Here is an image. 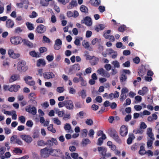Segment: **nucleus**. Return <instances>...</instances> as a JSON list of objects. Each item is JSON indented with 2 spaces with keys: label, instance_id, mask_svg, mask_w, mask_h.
I'll list each match as a JSON object with an SVG mask.
<instances>
[{
  "label": "nucleus",
  "instance_id": "nucleus-45",
  "mask_svg": "<svg viewBox=\"0 0 159 159\" xmlns=\"http://www.w3.org/2000/svg\"><path fill=\"white\" fill-rule=\"evenodd\" d=\"M53 122L58 125H60L61 124V121L57 118H55L53 119Z\"/></svg>",
  "mask_w": 159,
  "mask_h": 159
},
{
  "label": "nucleus",
  "instance_id": "nucleus-34",
  "mask_svg": "<svg viewBox=\"0 0 159 159\" xmlns=\"http://www.w3.org/2000/svg\"><path fill=\"white\" fill-rule=\"evenodd\" d=\"M144 131L141 128L135 129L134 131L133 132L135 134H142L143 133Z\"/></svg>",
  "mask_w": 159,
  "mask_h": 159
},
{
  "label": "nucleus",
  "instance_id": "nucleus-58",
  "mask_svg": "<svg viewBox=\"0 0 159 159\" xmlns=\"http://www.w3.org/2000/svg\"><path fill=\"white\" fill-rule=\"evenodd\" d=\"M40 3L43 6H47L49 3H48L45 0H40Z\"/></svg>",
  "mask_w": 159,
  "mask_h": 159
},
{
  "label": "nucleus",
  "instance_id": "nucleus-53",
  "mask_svg": "<svg viewBox=\"0 0 159 159\" xmlns=\"http://www.w3.org/2000/svg\"><path fill=\"white\" fill-rule=\"evenodd\" d=\"M47 48L45 47H40L39 49L40 52L43 53L44 52H45L47 51Z\"/></svg>",
  "mask_w": 159,
  "mask_h": 159
},
{
  "label": "nucleus",
  "instance_id": "nucleus-61",
  "mask_svg": "<svg viewBox=\"0 0 159 159\" xmlns=\"http://www.w3.org/2000/svg\"><path fill=\"white\" fill-rule=\"evenodd\" d=\"M87 130L85 129H84L82 130V135L83 137H85L87 135Z\"/></svg>",
  "mask_w": 159,
  "mask_h": 159
},
{
  "label": "nucleus",
  "instance_id": "nucleus-41",
  "mask_svg": "<svg viewBox=\"0 0 159 159\" xmlns=\"http://www.w3.org/2000/svg\"><path fill=\"white\" fill-rule=\"evenodd\" d=\"M23 31V30L20 27H17L14 30V32L15 33L19 34Z\"/></svg>",
  "mask_w": 159,
  "mask_h": 159
},
{
  "label": "nucleus",
  "instance_id": "nucleus-27",
  "mask_svg": "<svg viewBox=\"0 0 159 159\" xmlns=\"http://www.w3.org/2000/svg\"><path fill=\"white\" fill-rule=\"evenodd\" d=\"M80 10L81 11L85 14L88 13V9L87 7L84 5H81L80 8Z\"/></svg>",
  "mask_w": 159,
  "mask_h": 159
},
{
  "label": "nucleus",
  "instance_id": "nucleus-43",
  "mask_svg": "<svg viewBox=\"0 0 159 159\" xmlns=\"http://www.w3.org/2000/svg\"><path fill=\"white\" fill-rule=\"evenodd\" d=\"M94 134V131L93 129H90L89 131L88 134V135L89 137L93 138V135Z\"/></svg>",
  "mask_w": 159,
  "mask_h": 159
},
{
  "label": "nucleus",
  "instance_id": "nucleus-30",
  "mask_svg": "<svg viewBox=\"0 0 159 159\" xmlns=\"http://www.w3.org/2000/svg\"><path fill=\"white\" fill-rule=\"evenodd\" d=\"M91 143V141L88 139H82L81 144L83 146H86L88 144H90Z\"/></svg>",
  "mask_w": 159,
  "mask_h": 159
},
{
  "label": "nucleus",
  "instance_id": "nucleus-39",
  "mask_svg": "<svg viewBox=\"0 0 159 159\" xmlns=\"http://www.w3.org/2000/svg\"><path fill=\"white\" fill-rule=\"evenodd\" d=\"M97 72L99 74L103 76L105 74V71L104 70L103 68H101L98 69Z\"/></svg>",
  "mask_w": 159,
  "mask_h": 159
},
{
  "label": "nucleus",
  "instance_id": "nucleus-32",
  "mask_svg": "<svg viewBox=\"0 0 159 159\" xmlns=\"http://www.w3.org/2000/svg\"><path fill=\"white\" fill-rule=\"evenodd\" d=\"M139 153L141 155H144L146 153V151L145 150L144 147L143 146H141L140 147V150L139 152Z\"/></svg>",
  "mask_w": 159,
  "mask_h": 159
},
{
  "label": "nucleus",
  "instance_id": "nucleus-20",
  "mask_svg": "<svg viewBox=\"0 0 159 159\" xmlns=\"http://www.w3.org/2000/svg\"><path fill=\"white\" fill-rule=\"evenodd\" d=\"M14 25V21L10 19H8L6 21V26L8 28H12Z\"/></svg>",
  "mask_w": 159,
  "mask_h": 159
},
{
  "label": "nucleus",
  "instance_id": "nucleus-29",
  "mask_svg": "<svg viewBox=\"0 0 159 159\" xmlns=\"http://www.w3.org/2000/svg\"><path fill=\"white\" fill-rule=\"evenodd\" d=\"M23 42L24 45L29 47H31L32 46V43L27 39H23Z\"/></svg>",
  "mask_w": 159,
  "mask_h": 159
},
{
  "label": "nucleus",
  "instance_id": "nucleus-2",
  "mask_svg": "<svg viewBox=\"0 0 159 159\" xmlns=\"http://www.w3.org/2000/svg\"><path fill=\"white\" fill-rule=\"evenodd\" d=\"M10 41L12 44L18 45L23 42V39L20 36H13L11 38Z\"/></svg>",
  "mask_w": 159,
  "mask_h": 159
},
{
  "label": "nucleus",
  "instance_id": "nucleus-38",
  "mask_svg": "<svg viewBox=\"0 0 159 159\" xmlns=\"http://www.w3.org/2000/svg\"><path fill=\"white\" fill-rule=\"evenodd\" d=\"M37 145L38 146H42L46 145L45 142L43 140H39L37 142Z\"/></svg>",
  "mask_w": 159,
  "mask_h": 159
},
{
  "label": "nucleus",
  "instance_id": "nucleus-18",
  "mask_svg": "<svg viewBox=\"0 0 159 159\" xmlns=\"http://www.w3.org/2000/svg\"><path fill=\"white\" fill-rule=\"evenodd\" d=\"M20 88V86L19 85H11L8 89V90L10 92H17L19 89Z\"/></svg>",
  "mask_w": 159,
  "mask_h": 159
},
{
  "label": "nucleus",
  "instance_id": "nucleus-35",
  "mask_svg": "<svg viewBox=\"0 0 159 159\" xmlns=\"http://www.w3.org/2000/svg\"><path fill=\"white\" fill-rule=\"evenodd\" d=\"M26 25L29 30H31L34 29V27L32 24L27 22L26 23Z\"/></svg>",
  "mask_w": 159,
  "mask_h": 159
},
{
  "label": "nucleus",
  "instance_id": "nucleus-40",
  "mask_svg": "<svg viewBox=\"0 0 159 159\" xmlns=\"http://www.w3.org/2000/svg\"><path fill=\"white\" fill-rule=\"evenodd\" d=\"M30 55L33 57H39L38 54L35 51H32L30 52Z\"/></svg>",
  "mask_w": 159,
  "mask_h": 159
},
{
  "label": "nucleus",
  "instance_id": "nucleus-37",
  "mask_svg": "<svg viewBox=\"0 0 159 159\" xmlns=\"http://www.w3.org/2000/svg\"><path fill=\"white\" fill-rule=\"evenodd\" d=\"M39 136V132L37 130H34L33 133L32 137L33 139L38 138Z\"/></svg>",
  "mask_w": 159,
  "mask_h": 159
},
{
  "label": "nucleus",
  "instance_id": "nucleus-63",
  "mask_svg": "<svg viewBox=\"0 0 159 159\" xmlns=\"http://www.w3.org/2000/svg\"><path fill=\"white\" fill-rule=\"evenodd\" d=\"M122 66L124 67H129L130 66V62L129 61H126L123 64Z\"/></svg>",
  "mask_w": 159,
  "mask_h": 159
},
{
  "label": "nucleus",
  "instance_id": "nucleus-17",
  "mask_svg": "<svg viewBox=\"0 0 159 159\" xmlns=\"http://www.w3.org/2000/svg\"><path fill=\"white\" fill-rule=\"evenodd\" d=\"M80 67L78 64H75L70 67L69 71L70 72H75L80 69Z\"/></svg>",
  "mask_w": 159,
  "mask_h": 159
},
{
  "label": "nucleus",
  "instance_id": "nucleus-11",
  "mask_svg": "<svg viewBox=\"0 0 159 159\" xmlns=\"http://www.w3.org/2000/svg\"><path fill=\"white\" fill-rule=\"evenodd\" d=\"M65 107L67 109L73 110L74 106L73 102L71 100H66Z\"/></svg>",
  "mask_w": 159,
  "mask_h": 159
},
{
  "label": "nucleus",
  "instance_id": "nucleus-33",
  "mask_svg": "<svg viewBox=\"0 0 159 159\" xmlns=\"http://www.w3.org/2000/svg\"><path fill=\"white\" fill-rule=\"evenodd\" d=\"M89 3L93 6H98L100 4V2H99L97 0H90Z\"/></svg>",
  "mask_w": 159,
  "mask_h": 159
},
{
  "label": "nucleus",
  "instance_id": "nucleus-3",
  "mask_svg": "<svg viewBox=\"0 0 159 159\" xmlns=\"http://www.w3.org/2000/svg\"><path fill=\"white\" fill-rule=\"evenodd\" d=\"M50 149H48L46 147L41 149L40 151V155L41 156L44 158H46L49 156Z\"/></svg>",
  "mask_w": 159,
  "mask_h": 159
},
{
  "label": "nucleus",
  "instance_id": "nucleus-4",
  "mask_svg": "<svg viewBox=\"0 0 159 159\" xmlns=\"http://www.w3.org/2000/svg\"><path fill=\"white\" fill-rule=\"evenodd\" d=\"M50 155L53 156L59 157L61 155L62 153L60 149H50Z\"/></svg>",
  "mask_w": 159,
  "mask_h": 159
},
{
  "label": "nucleus",
  "instance_id": "nucleus-16",
  "mask_svg": "<svg viewBox=\"0 0 159 159\" xmlns=\"http://www.w3.org/2000/svg\"><path fill=\"white\" fill-rule=\"evenodd\" d=\"M25 111L33 115H35L37 113V110L35 107H29L28 108H25Z\"/></svg>",
  "mask_w": 159,
  "mask_h": 159
},
{
  "label": "nucleus",
  "instance_id": "nucleus-7",
  "mask_svg": "<svg viewBox=\"0 0 159 159\" xmlns=\"http://www.w3.org/2000/svg\"><path fill=\"white\" fill-rule=\"evenodd\" d=\"M81 23H84L87 26H90L92 25V22L91 18L89 16H87L84 20H81Z\"/></svg>",
  "mask_w": 159,
  "mask_h": 159
},
{
  "label": "nucleus",
  "instance_id": "nucleus-49",
  "mask_svg": "<svg viewBox=\"0 0 159 159\" xmlns=\"http://www.w3.org/2000/svg\"><path fill=\"white\" fill-rule=\"evenodd\" d=\"M127 98V96L124 93H121L120 97V100L121 101H123Z\"/></svg>",
  "mask_w": 159,
  "mask_h": 159
},
{
  "label": "nucleus",
  "instance_id": "nucleus-6",
  "mask_svg": "<svg viewBox=\"0 0 159 159\" xmlns=\"http://www.w3.org/2000/svg\"><path fill=\"white\" fill-rule=\"evenodd\" d=\"M147 70L145 66L143 65H141L139 66L138 69L139 75L141 76H143L146 74Z\"/></svg>",
  "mask_w": 159,
  "mask_h": 159
},
{
  "label": "nucleus",
  "instance_id": "nucleus-24",
  "mask_svg": "<svg viewBox=\"0 0 159 159\" xmlns=\"http://www.w3.org/2000/svg\"><path fill=\"white\" fill-rule=\"evenodd\" d=\"M127 79V76L125 74L122 73L120 78V81L121 84L124 85L125 84L124 82L126 81Z\"/></svg>",
  "mask_w": 159,
  "mask_h": 159
},
{
  "label": "nucleus",
  "instance_id": "nucleus-51",
  "mask_svg": "<svg viewBox=\"0 0 159 159\" xmlns=\"http://www.w3.org/2000/svg\"><path fill=\"white\" fill-rule=\"evenodd\" d=\"M80 81H81V85L82 86H86L87 83L86 81L84 80L83 78H81L80 79Z\"/></svg>",
  "mask_w": 159,
  "mask_h": 159
},
{
  "label": "nucleus",
  "instance_id": "nucleus-64",
  "mask_svg": "<svg viewBox=\"0 0 159 159\" xmlns=\"http://www.w3.org/2000/svg\"><path fill=\"white\" fill-rule=\"evenodd\" d=\"M47 59L49 61H51L53 60L54 59V57L52 55H48L46 57Z\"/></svg>",
  "mask_w": 159,
  "mask_h": 159
},
{
  "label": "nucleus",
  "instance_id": "nucleus-55",
  "mask_svg": "<svg viewBox=\"0 0 159 159\" xmlns=\"http://www.w3.org/2000/svg\"><path fill=\"white\" fill-rule=\"evenodd\" d=\"M75 105L77 109L80 108L82 107V105L80 102H75Z\"/></svg>",
  "mask_w": 159,
  "mask_h": 159
},
{
  "label": "nucleus",
  "instance_id": "nucleus-44",
  "mask_svg": "<svg viewBox=\"0 0 159 159\" xmlns=\"http://www.w3.org/2000/svg\"><path fill=\"white\" fill-rule=\"evenodd\" d=\"M125 25H121L118 28V30L119 32H123L125 30Z\"/></svg>",
  "mask_w": 159,
  "mask_h": 159
},
{
  "label": "nucleus",
  "instance_id": "nucleus-10",
  "mask_svg": "<svg viewBox=\"0 0 159 159\" xmlns=\"http://www.w3.org/2000/svg\"><path fill=\"white\" fill-rule=\"evenodd\" d=\"M128 133V128L125 125L121 126L120 128V134L122 136H125Z\"/></svg>",
  "mask_w": 159,
  "mask_h": 159
},
{
  "label": "nucleus",
  "instance_id": "nucleus-8",
  "mask_svg": "<svg viewBox=\"0 0 159 159\" xmlns=\"http://www.w3.org/2000/svg\"><path fill=\"white\" fill-rule=\"evenodd\" d=\"M46 30V28L45 26L43 25L40 24L38 25L35 30L36 33L39 34H43L44 33Z\"/></svg>",
  "mask_w": 159,
  "mask_h": 159
},
{
  "label": "nucleus",
  "instance_id": "nucleus-23",
  "mask_svg": "<svg viewBox=\"0 0 159 159\" xmlns=\"http://www.w3.org/2000/svg\"><path fill=\"white\" fill-rule=\"evenodd\" d=\"M45 65V61L43 59H39L37 61L36 65L38 67H39L41 66H44Z\"/></svg>",
  "mask_w": 159,
  "mask_h": 159
},
{
  "label": "nucleus",
  "instance_id": "nucleus-13",
  "mask_svg": "<svg viewBox=\"0 0 159 159\" xmlns=\"http://www.w3.org/2000/svg\"><path fill=\"white\" fill-rule=\"evenodd\" d=\"M20 137L24 141L28 143H30L33 140L32 138L29 135L26 134L22 135Z\"/></svg>",
  "mask_w": 159,
  "mask_h": 159
},
{
  "label": "nucleus",
  "instance_id": "nucleus-19",
  "mask_svg": "<svg viewBox=\"0 0 159 159\" xmlns=\"http://www.w3.org/2000/svg\"><path fill=\"white\" fill-rule=\"evenodd\" d=\"M53 143L55 145H57V143L56 139L54 138H52L51 140H47L45 142L46 145H48L50 146H53Z\"/></svg>",
  "mask_w": 159,
  "mask_h": 159
},
{
  "label": "nucleus",
  "instance_id": "nucleus-52",
  "mask_svg": "<svg viewBox=\"0 0 159 159\" xmlns=\"http://www.w3.org/2000/svg\"><path fill=\"white\" fill-rule=\"evenodd\" d=\"M113 139L117 143L120 144L121 143V141L118 135L116 136V137H115Z\"/></svg>",
  "mask_w": 159,
  "mask_h": 159
},
{
  "label": "nucleus",
  "instance_id": "nucleus-28",
  "mask_svg": "<svg viewBox=\"0 0 159 159\" xmlns=\"http://www.w3.org/2000/svg\"><path fill=\"white\" fill-rule=\"evenodd\" d=\"M135 138V137L133 134L129 135V136L127 140V143L128 144H130L132 143L133 140Z\"/></svg>",
  "mask_w": 159,
  "mask_h": 159
},
{
  "label": "nucleus",
  "instance_id": "nucleus-36",
  "mask_svg": "<svg viewBox=\"0 0 159 159\" xmlns=\"http://www.w3.org/2000/svg\"><path fill=\"white\" fill-rule=\"evenodd\" d=\"M43 42L44 43H50L51 42V40L48 37L44 35L43 37Z\"/></svg>",
  "mask_w": 159,
  "mask_h": 159
},
{
  "label": "nucleus",
  "instance_id": "nucleus-25",
  "mask_svg": "<svg viewBox=\"0 0 159 159\" xmlns=\"http://www.w3.org/2000/svg\"><path fill=\"white\" fill-rule=\"evenodd\" d=\"M109 135L113 139L115 137H116L118 134L116 131L115 129H113L110 131Z\"/></svg>",
  "mask_w": 159,
  "mask_h": 159
},
{
  "label": "nucleus",
  "instance_id": "nucleus-12",
  "mask_svg": "<svg viewBox=\"0 0 159 159\" xmlns=\"http://www.w3.org/2000/svg\"><path fill=\"white\" fill-rule=\"evenodd\" d=\"M20 79V75L18 74H14L12 75L9 79L10 83H12Z\"/></svg>",
  "mask_w": 159,
  "mask_h": 159
},
{
  "label": "nucleus",
  "instance_id": "nucleus-50",
  "mask_svg": "<svg viewBox=\"0 0 159 159\" xmlns=\"http://www.w3.org/2000/svg\"><path fill=\"white\" fill-rule=\"evenodd\" d=\"M37 16L38 14L37 13L34 11H33L31 15H29V16L30 18H34L36 17Z\"/></svg>",
  "mask_w": 159,
  "mask_h": 159
},
{
  "label": "nucleus",
  "instance_id": "nucleus-21",
  "mask_svg": "<svg viewBox=\"0 0 159 159\" xmlns=\"http://www.w3.org/2000/svg\"><path fill=\"white\" fill-rule=\"evenodd\" d=\"M25 64V62L24 61H22L18 62L17 66V70L20 72L22 68L23 67Z\"/></svg>",
  "mask_w": 159,
  "mask_h": 159
},
{
  "label": "nucleus",
  "instance_id": "nucleus-48",
  "mask_svg": "<svg viewBox=\"0 0 159 159\" xmlns=\"http://www.w3.org/2000/svg\"><path fill=\"white\" fill-rule=\"evenodd\" d=\"M112 64L114 65L115 67L119 68L120 67V64L119 62L117 61H113L112 62Z\"/></svg>",
  "mask_w": 159,
  "mask_h": 159
},
{
  "label": "nucleus",
  "instance_id": "nucleus-15",
  "mask_svg": "<svg viewBox=\"0 0 159 159\" xmlns=\"http://www.w3.org/2000/svg\"><path fill=\"white\" fill-rule=\"evenodd\" d=\"M98 150L103 157H105L106 156L107 151L106 148L102 147H98Z\"/></svg>",
  "mask_w": 159,
  "mask_h": 159
},
{
  "label": "nucleus",
  "instance_id": "nucleus-9",
  "mask_svg": "<svg viewBox=\"0 0 159 159\" xmlns=\"http://www.w3.org/2000/svg\"><path fill=\"white\" fill-rule=\"evenodd\" d=\"M62 44L61 40L59 39H57L55 41V43L53 47L54 49L56 50H58L61 48V46Z\"/></svg>",
  "mask_w": 159,
  "mask_h": 159
},
{
  "label": "nucleus",
  "instance_id": "nucleus-26",
  "mask_svg": "<svg viewBox=\"0 0 159 159\" xmlns=\"http://www.w3.org/2000/svg\"><path fill=\"white\" fill-rule=\"evenodd\" d=\"M78 93L82 99H85L87 96L86 91L84 89H82Z\"/></svg>",
  "mask_w": 159,
  "mask_h": 159
},
{
  "label": "nucleus",
  "instance_id": "nucleus-62",
  "mask_svg": "<svg viewBox=\"0 0 159 159\" xmlns=\"http://www.w3.org/2000/svg\"><path fill=\"white\" fill-rule=\"evenodd\" d=\"M85 114V113L84 111H80L77 114V115L79 116L82 119L83 118V116Z\"/></svg>",
  "mask_w": 159,
  "mask_h": 159
},
{
  "label": "nucleus",
  "instance_id": "nucleus-1",
  "mask_svg": "<svg viewBox=\"0 0 159 159\" xmlns=\"http://www.w3.org/2000/svg\"><path fill=\"white\" fill-rule=\"evenodd\" d=\"M147 134L150 138V139L148 140L147 142V147L149 148L152 147L153 141L155 140V138L154 137V134L152 132V128H149L147 129Z\"/></svg>",
  "mask_w": 159,
  "mask_h": 159
},
{
  "label": "nucleus",
  "instance_id": "nucleus-22",
  "mask_svg": "<svg viewBox=\"0 0 159 159\" xmlns=\"http://www.w3.org/2000/svg\"><path fill=\"white\" fill-rule=\"evenodd\" d=\"M106 137L105 134H102V137L99 138L97 143L98 145L101 146L103 143V140L106 139Z\"/></svg>",
  "mask_w": 159,
  "mask_h": 159
},
{
  "label": "nucleus",
  "instance_id": "nucleus-31",
  "mask_svg": "<svg viewBox=\"0 0 159 159\" xmlns=\"http://www.w3.org/2000/svg\"><path fill=\"white\" fill-rule=\"evenodd\" d=\"M53 124H50L48 125L47 127V129L48 130L51 131L53 133H54L56 132V129L53 128Z\"/></svg>",
  "mask_w": 159,
  "mask_h": 159
},
{
  "label": "nucleus",
  "instance_id": "nucleus-59",
  "mask_svg": "<svg viewBox=\"0 0 159 159\" xmlns=\"http://www.w3.org/2000/svg\"><path fill=\"white\" fill-rule=\"evenodd\" d=\"M19 120L20 121V122L22 123H25V119L24 116H21L19 118Z\"/></svg>",
  "mask_w": 159,
  "mask_h": 159
},
{
  "label": "nucleus",
  "instance_id": "nucleus-5",
  "mask_svg": "<svg viewBox=\"0 0 159 159\" xmlns=\"http://www.w3.org/2000/svg\"><path fill=\"white\" fill-rule=\"evenodd\" d=\"M10 142L11 143H16L20 145L22 144V141L20 139L17 138L16 135L13 136L11 137Z\"/></svg>",
  "mask_w": 159,
  "mask_h": 159
},
{
  "label": "nucleus",
  "instance_id": "nucleus-60",
  "mask_svg": "<svg viewBox=\"0 0 159 159\" xmlns=\"http://www.w3.org/2000/svg\"><path fill=\"white\" fill-rule=\"evenodd\" d=\"M26 125L28 127H31L33 125V123L31 120H29L27 121Z\"/></svg>",
  "mask_w": 159,
  "mask_h": 159
},
{
  "label": "nucleus",
  "instance_id": "nucleus-54",
  "mask_svg": "<svg viewBox=\"0 0 159 159\" xmlns=\"http://www.w3.org/2000/svg\"><path fill=\"white\" fill-rule=\"evenodd\" d=\"M133 62L135 64H138L140 61V59L138 57H136L133 59Z\"/></svg>",
  "mask_w": 159,
  "mask_h": 159
},
{
  "label": "nucleus",
  "instance_id": "nucleus-47",
  "mask_svg": "<svg viewBox=\"0 0 159 159\" xmlns=\"http://www.w3.org/2000/svg\"><path fill=\"white\" fill-rule=\"evenodd\" d=\"M66 100L64 101L59 102L58 103V106L59 107L61 108L63 107L64 106L65 107Z\"/></svg>",
  "mask_w": 159,
  "mask_h": 159
},
{
  "label": "nucleus",
  "instance_id": "nucleus-14",
  "mask_svg": "<svg viewBox=\"0 0 159 159\" xmlns=\"http://www.w3.org/2000/svg\"><path fill=\"white\" fill-rule=\"evenodd\" d=\"M43 76L45 79H49L55 77L54 74L51 72H46L43 73Z\"/></svg>",
  "mask_w": 159,
  "mask_h": 159
},
{
  "label": "nucleus",
  "instance_id": "nucleus-46",
  "mask_svg": "<svg viewBox=\"0 0 159 159\" xmlns=\"http://www.w3.org/2000/svg\"><path fill=\"white\" fill-rule=\"evenodd\" d=\"M69 92L70 93L74 94L76 93V90L73 87H70L69 89Z\"/></svg>",
  "mask_w": 159,
  "mask_h": 159
},
{
  "label": "nucleus",
  "instance_id": "nucleus-57",
  "mask_svg": "<svg viewBox=\"0 0 159 159\" xmlns=\"http://www.w3.org/2000/svg\"><path fill=\"white\" fill-rule=\"evenodd\" d=\"M64 89L63 87H58L57 89V91L59 93H62L64 91Z\"/></svg>",
  "mask_w": 159,
  "mask_h": 159
},
{
  "label": "nucleus",
  "instance_id": "nucleus-56",
  "mask_svg": "<svg viewBox=\"0 0 159 159\" xmlns=\"http://www.w3.org/2000/svg\"><path fill=\"white\" fill-rule=\"evenodd\" d=\"M70 155L74 159H77L78 157V154L77 153L74 152L71 153Z\"/></svg>",
  "mask_w": 159,
  "mask_h": 159
},
{
  "label": "nucleus",
  "instance_id": "nucleus-42",
  "mask_svg": "<svg viewBox=\"0 0 159 159\" xmlns=\"http://www.w3.org/2000/svg\"><path fill=\"white\" fill-rule=\"evenodd\" d=\"M85 123L88 125H93V122L91 119H87L85 121Z\"/></svg>",
  "mask_w": 159,
  "mask_h": 159
}]
</instances>
